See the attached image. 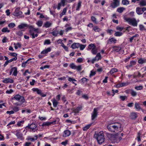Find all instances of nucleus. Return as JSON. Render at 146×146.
<instances>
[{
    "label": "nucleus",
    "instance_id": "1",
    "mask_svg": "<svg viewBox=\"0 0 146 146\" xmlns=\"http://www.w3.org/2000/svg\"><path fill=\"white\" fill-rule=\"evenodd\" d=\"M107 129L109 131L112 132L117 133L118 131L120 132L122 129L121 124L119 122L110 124L107 126Z\"/></svg>",
    "mask_w": 146,
    "mask_h": 146
},
{
    "label": "nucleus",
    "instance_id": "2",
    "mask_svg": "<svg viewBox=\"0 0 146 146\" xmlns=\"http://www.w3.org/2000/svg\"><path fill=\"white\" fill-rule=\"evenodd\" d=\"M94 137L96 139L98 143L99 144H102L105 141V138L103 131L96 132L94 135Z\"/></svg>",
    "mask_w": 146,
    "mask_h": 146
},
{
    "label": "nucleus",
    "instance_id": "3",
    "mask_svg": "<svg viewBox=\"0 0 146 146\" xmlns=\"http://www.w3.org/2000/svg\"><path fill=\"white\" fill-rule=\"evenodd\" d=\"M125 20L128 22L129 24L133 26L136 27L137 24L136 19L134 18H125Z\"/></svg>",
    "mask_w": 146,
    "mask_h": 146
},
{
    "label": "nucleus",
    "instance_id": "4",
    "mask_svg": "<svg viewBox=\"0 0 146 146\" xmlns=\"http://www.w3.org/2000/svg\"><path fill=\"white\" fill-rule=\"evenodd\" d=\"M13 100L15 99V100L21 102L22 103H23L25 101V99L24 97L21 96L19 94L14 96V97L12 98Z\"/></svg>",
    "mask_w": 146,
    "mask_h": 146
},
{
    "label": "nucleus",
    "instance_id": "5",
    "mask_svg": "<svg viewBox=\"0 0 146 146\" xmlns=\"http://www.w3.org/2000/svg\"><path fill=\"white\" fill-rule=\"evenodd\" d=\"M26 128H29L32 130L34 132L37 131L38 129L37 125L35 123H32L31 124H29L26 127Z\"/></svg>",
    "mask_w": 146,
    "mask_h": 146
},
{
    "label": "nucleus",
    "instance_id": "6",
    "mask_svg": "<svg viewBox=\"0 0 146 146\" xmlns=\"http://www.w3.org/2000/svg\"><path fill=\"white\" fill-rule=\"evenodd\" d=\"M20 9V8L19 7L16 8L13 13V15L17 17L19 16L20 17H24V16L22 15V12L21 11H19Z\"/></svg>",
    "mask_w": 146,
    "mask_h": 146
},
{
    "label": "nucleus",
    "instance_id": "7",
    "mask_svg": "<svg viewBox=\"0 0 146 146\" xmlns=\"http://www.w3.org/2000/svg\"><path fill=\"white\" fill-rule=\"evenodd\" d=\"M70 67L72 69H76L78 71H80L82 69V67L81 65L77 66L73 63L70 64Z\"/></svg>",
    "mask_w": 146,
    "mask_h": 146
},
{
    "label": "nucleus",
    "instance_id": "8",
    "mask_svg": "<svg viewBox=\"0 0 146 146\" xmlns=\"http://www.w3.org/2000/svg\"><path fill=\"white\" fill-rule=\"evenodd\" d=\"M59 121V119H56V120H55L54 121H53L51 122H46L43 123L42 124V126H49L50 125L52 124H57L58 123V121Z\"/></svg>",
    "mask_w": 146,
    "mask_h": 146
},
{
    "label": "nucleus",
    "instance_id": "9",
    "mask_svg": "<svg viewBox=\"0 0 146 146\" xmlns=\"http://www.w3.org/2000/svg\"><path fill=\"white\" fill-rule=\"evenodd\" d=\"M113 2L111 4V7L113 8L117 7L119 5V0H113Z\"/></svg>",
    "mask_w": 146,
    "mask_h": 146
},
{
    "label": "nucleus",
    "instance_id": "10",
    "mask_svg": "<svg viewBox=\"0 0 146 146\" xmlns=\"http://www.w3.org/2000/svg\"><path fill=\"white\" fill-rule=\"evenodd\" d=\"M98 109L97 108H95L92 113V120H93L97 117L98 114Z\"/></svg>",
    "mask_w": 146,
    "mask_h": 146
},
{
    "label": "nucleus",
    "instance_id": "11",
    "mask_svg": "<svg viewBox=\"0 0 146 146\" xmlns=\"http://www.w3.org/2000/svg\"><path fill=\"white\" fill-rule=\"evenodd\" d=\"M101 58V56L100 54V53H98L97 54L96 57L92 59V63L93 64L95 61H98L99 60H100Z\"/></svg>",
    "mask_w": 146,
    "mask_h": 146
},
{
    "label": "nucleus",
    "instance_id": "12",
    "mask_svg": "<svg viewBox=\"0 0 146 146\" xmlns=\"http://www.w3.org/2000/svg\"><path fill=\"white\" fill-rule=\"evenodd\" d=\"M66 3L65 1H64V0H61L60 2L58 4L57 8L58 10L60 9L61 7L62 6L63 7H64Z\"/></svg>",
    "mask_w": 146,
    "mask_h": 146
},
{
    "label": "nucleus",
    "instance_id": "13",
    "mask_svg": "<svg viewBox=\"0 0 146 146\" xmlns=\"http://www.w3.org/2000/svg\"><path fill=\"white\" fill-rule=\"evenodd\" d=\"M16 135L17 138L21 140H23L24 138L23 137V134L20 131H16Z\"/></svg>",
    "mask_w": 146,
    "mask_h": 146
},
{
    "label": "nucleus",
    "instance_id": "14",
    "mask_svg": "<svg viewBox=\"0 0 146 146\" xmlns=\"http://www.w3.org/2000/svg\"><path fill=\"white\" fill-rule=\"evenodd\" d=\"M111 141H113L114 143H118L119 141V140L118 139V137L115 135H112L111 136Z\"/></svg>",
    "mask_w": 146,
    "mask_h": 146
},
{
    "label": "nucleus",
    "instance_id": "15",
    "mask_svg": "<svg viewBox=\"0 0 146 146\" xmlns=\"http://www.w3.org/2000/svg\"><path fill=\"white\" fill-rule=\"evenodd\" d=\"M14 81L12 79L10 78H5L4 80L3 81V82L4 83H13Z\"/></svg>",
    "mask_w": 146,
    "mask_h": 146
},
{
    "label": "nucleus",
    "instance_id": "16",
    "mask_svg": "<svg viewBox=\"0 0 146 146\" xmlns=\"http://www.w3.org/2000/svg\"><path fill=\"white\" fill-rule=\"evenodd\" d=\"M71 134L70 131L68 130H65L64 131L63 134V137H66L69 136Z\"/></svg>",
    "mask_w": 146,
    "mask_h": 146
},
{
    "label": "nucleus",
    "instance_id": "17",
    "mask_svg": "<svg viewBox=\"0 0 146 146\" xmlns=\"http://www.w3.org/2000/svg\"><path fill=\"white\" fill-rule=\"evenodd\" d=\"M81 107H78L76 108H73L72 109L73 112L75 113H77L79 112V111L82 109Z\"/></svg>",
    "mask_w": 146,
    "mask_h": 146
},
{
    "label": "nucleus",
    "instance_id": "18",
    "mask_svg": "<svg viewBox=\"0 0 146 146\" xmlns=\"http://www.w3.org/2000/svg\"><path fill=\"white\" fill-rule=\"evenodd\" d=\"M116 40L113 38H109L108 40L107 43L108 44H111L112 43H115L116 42Z\"/></svg>",
    "mask_w": 146,
    "mask_h": 146
},
{
    "label": "nucleus",
    "instance_id": "19",
    "mask_svg": "<svg viewBox=\"0 0 146 146\" xmlns=\"http://www.w3.org/2000/svg\"><path fill=\"white\" fill-rule=\"evenodd\" d=\"M52 24L49 21H47L44 23L43 27L46 28H49L51 26Z\"/></svg>",
    "mask_w": 146,
    "mask_h": 146
},
{
    "label": "nucleus",
    "instance_id": "20",
    "mask_svg": "<svg viewBox=\"0 0 146 146\" xmlns=\"http://www.w3.org/2000/svg\"><path fill=\"white\" fill-rule=\"evenodd\" d=\"M51 50V48H48L44 50H43L41 52V54H45L47 53L48 52H50Z\"/></svg>",
    "mask_w": 146,
    "mask_h": 146
},
{
    "label": "nucleus",
    "instance_id": "21",
    "mask_svg": "<svg viewBox=\"0 0 146 146\" xmlns=\"http://www.w3.org/2000/svg\"><path fill=\"white\" fill-rule=\"evenodd\" d=\"M11 69L13 72V75L15 76H17V68L16 67H14Z\"/></svg>",
    "mask_w": 146,
    "mask_h": 146
},
{
    "label": "nucleus",
    "instance_id": "22",
    "mask_svg": "<svg viewBox=\"0 0 146 146\" xmlns=\"http://www.w3.org/2000/svg\"><path fill=\"white\" fill-rule=\"evenodd\" d=\"M80 44L79 43H74L71 45V47L73 49H75L79 47Z\"/></svg>",
    "mask_w": 146,
    "mask_h": 146
},
{
    "label": "nucleus",
    "instance_id": "23",
    "mask_svg": "<svg viewBox=\"0 0 146 146\" xmlns=\"http://www.w3.org/2000/svg\"><path fill=\"white\" fill-rule=\"evenodd\" d=\"M29 27V26L28 25L26 24L22 23L18 26V28L20 29H22L25 27Z\"/></svg>",
    "mask_w": 146,
    "mask_h": 146
},
{
    "label": "nucleus",
    "instance_id": "24",
    "mask_svg": "<svg viewBox=\"0 0 146 146\" xmlns=\"http://www.w3.org/2000/svg\"><path fill=\"white\" fill-rule=\"evenodd\" d=\"M35 138L33 137H28L27 138V139L28 140H30L31 141L33 142L35 140H36L37 139V135H35L34 136Z\"/></svg>",
    "mask_w": 146,
    "mask_h": 146
},
{
    "label": "nucleus",
    "instance_id": "25",
    "mask_svg": "<svg viewBox=\"0 0 146 146\" xmlns=\"http://www.w3.org/2000/svg\"><path fill=\"white\" fill-rule=\"evenodd\" d=\"M121 48L120 47L114 46L113 47V51L114 52H118L121 49Z\"/></svg>",
    "mask_w": 146,
    "mask_h": 146
},
{
    "label": "nucleus",
    "instance_id": "26",
    "mask_svg": "<svg viewBox=\"0 0 146 146\" xmlns=\"http://www.w3.org/2000/svg\"><path fill=\"white\" fill-rule=\"evenodd\" d=\"M139 63L142 64L146 62V60L142 58L139 59L138 61Z\"/></svg>",
    "mask_w": 146,
    "mask_h": 146
},
{
    "label": "nucleus",
    "instance_id": "27",
    "mask_svg": "<svg viewBox=\"0 0 146 146\" xmlns=\"http://www.w3.org/2000/svg\"><path fill=\"white\" fill-rule=\"evenodd\" d=\"M135 107L137 111L140 110L141 109L139 104L137 102H136L135 103Z\"/></svg>",
    "mask_w": 146,
    "mask_h": 146
},
{
    "label": "nucleus",
    "instance_id": "28",
    "mask_svg": "<svg viewBox=\"0 0 146 146\" xmlns=\"http://www.w3.org/2000/svg\"><path fill=\"white\" fill-rule=\"evenodd\" d=\"M29 28L30 30H32L33 32H34V31H35L36 33H38V29H35L32 26H29Z\"/></svg>",
    "mask_w": 146,
    "mask_h": 146
},
{
    "label": "nucleus",
    "instance_id": "29",
    "mask_svg": "<svg viewBox=\"0 0 146 146\" xmlns=\"http://www.w3.org/2000/svg\"><path fill=\"white\" fill-rule=\"evenodd\" d=\"M136 12L138 15H141L142 14L141 8L139 7H137L136 9Z\"/></svg>",
    "mask_w": 146,
    "mask_h": 146
},
{
    "label": "nucleus",
    "instance_id": "30",
    "mask_svg": "<svg viewBox=\"0 0 146 146\" xmlns=\"http://www.w3.org/2000/svg\"><path fill=\"white\" fill-rule=\"evenodd\" d=\"M91 125L92 124L91 123L90 124L87 125L85 126L84 127H83V130L84 131H87L90 128Z\"/></svg>",
    "mask_w": 146,
    "mask_h": 146
},
{
    "label": "nucleus",
    "instance_id": "31",
    "mask_svg": "<svg viewBox=\"0 0 146 146\" xmlns=\"http://www.w3.org/2000/svg\"><path fill=\"white\" fill-rule=\"evenodd\" d=\"M51 33L55 36H57L59 33V31L57 30H54Z\"/></svg>",
    "mask_w": 146,
    "mask_h": 146
},
{
    "label": "nucleus",
    "instance_id": "32",
    "mask_svg": "<svg viewBox=\"0 0 146 146\" xmlns=\"http://www.w3.org/2000/svg\"><path fill=\"white\" fill-rule=\"evenodd\" d=\"M130 116L131 118L132 119H135L137 117V114L135 113H131Z\"/></svg>",
    "mask_w": 146,
    "mask_h": 146
},
{
    "label": "nucleus",
    "instance_id": "33",
    "mask_svg": "<svg viewBox=\"0 0 146 146\" xmlns=\"http://www.w3.org/2000/svg\"><path fill=\"white\" fill-rule=\"evenodd\" d=\"M96 47L95 44H90L88 46V48L90 49H92Z\"/></svg>",
    "mask_w": 146,
    "mask_h": 146
},
{
    "label": "nucleus",
    "instance_id": "34",
    "mask_svg": "<svg viewBox=\"0 0 146 146\" xmlns=\"http://www.w3.org/2000/svg\"><path fill=\"white\" fill-rule=\"evenodd\" d=\"M139 5L141 6H146V2L144 0H142L139 2Z\"/></svg>",
    "mask_w": 146,
    "mask_h": 146
},
{
    "label": "nucleus",
    "instance_id": "35",
    "mask_svg": "<svg viewBox=\"0 0 146 146\" xmlns=\"http://www.w3.org/2000/svg\"><path fill=\"white\" fill-rule=\"evenodd\" d=\"M91 52L94 54H96L97 52V48L96 47L95 48L91 50Z\"/></svg>",
    "mask_w": 146,
    "mask_h": 146
},
{
    "label": "nucleus",
    "instance_id": "36",
    "mask_svg": "<svg viewBox=\"0 0 146 146\" xmlns=\"http://www.w3.org/2000/svg\"><path fill=\"white\" fill-rule=\"evenodd\" d=\"M1 31L4 33H9L10 32V30H9L8 28L7 27L3 28L1 29Z\"/></svg>",
    "mask_w": 146,
    "mask_h": 146
},
{
    "label": "nucleus",
    "instance_id": "37",
    "mask_svg": "<svg viewBox=\"0 0 146 146\" xmlns=\"http://www.w3.org/2000/svg\"><path fill=\"white\" fill-rule=\"evenodd\" d=\"M93 29L95 32H99L101 31V29L97 26L94 27Z\"/></svg>",
    "mask_w": 146,
    "mask_h": 146
},
{
    "label": "nucleus",
    "instance_id": "38",
    "mask_svg": "<svg viewBox=\"0 0 146 146\" xmlns=\"http://www.w3.org/2000/svg\"><path fill=\"white\" fill-rule=\"evenodd\" d=\"M117 69L114 68H112V69H111L110 70L109 73H110V74H112L113 73L117 72Z\"/></svg>",
    "mask_w": 146,
    "mask_h": 146
},
{
    "label": "nucleus",
    "instance_id": "39",
    "mask_svg": "<svg viewBox=\"0 0 146 146\" xmlns=\"http://www.w3.org/2000/svg\"><path fill=\"white\" fill-rule=\"evenodd\" d=\"M125 9L123 7H120L118 8L117 9L118 12L119 13H122L123 11Z\"/></svg>",
    "mask_w": 146,
    "mask_h": 146
},
{
    "label": "nucleus",
    "instance_id": "40",
    "mask_svg": "<svg viewBox=\"0 0 146 146\" xmlns=\"http://www.w3.org/2000/svg\"><path fill=\"white\" fill-rule=\"evenodd\" d=\"M89 80L88 79L86 78H83L80 80V81L83 83L87 82Z\"/></svg>",
    "mask_w": 146,
    "mask_h": 146
},
{
    "label": "nucleus",
    "instance_id": "41",
    "mask_svg": "<svg viewBox=\"0 0 146 146\" xmlns=\"http://www.w3.org/2000/svg\"><path fill=\"white\" fill-rule=\"evenodd\" d=\"M122 3L123 5H126L129 4V1L128 0H123Z\"/></svg>",
    "mask_w": 146,
    "mask_h": 146
},
{
    "label": "nucleus",
    "instance_id": "42",
    "mask_svg": "<svg viewBox=\"0 0 146 146\" xmlns=\"http://www.w3.org/2000/svg\"><path fill=\"white\" fill-rule=\"evenodd\" d=\"M58 104V102L54 99L53 100V106L54 107H56L57 104Z\"/></svg>",
    "mask_w": 146,
    "mask_h": 146
},
{
    "label": "nucleus",
    "instance_id": "43",
    "mask_svg": "<svg viewBox=\"0 0 146 146\" xmlns=\"http://www.w3.org/2000/svg\"><path fill=\"white\" fill-rule=\"evenodd\" d=\"M131 96L133 97L137 95V92L133 90H131Z\"/></svg>",
    "mask_w": 146,
    "mask_h": 146
},
{
    "label": "nucleus",
    "instance_id": "44",
    "mask_svg": "<svg viewBox=\"0 0 146 146\" xmlns=\"http://www.w3.org/2000/svg\"><path fill=\"white\" fill-rule=\"evenodd\" d=\"M43 24V22L41 21H38L36 23V24L38 26V27H41Z\"/></svg>",
    "mask_w": 146,
    "mask_h": 146
},
{
    "label": "nucleus",
    "instance_id": "45",
    "mask_svg": "<svg viewBox=\"0 0 146 146\" xmlns=\"http://www.w3.org/2000/svg\"><path fill=\"white\" fill-rule=\"evenodd\" d=\"M129 83L128 82H123L121 83V87H122L124 86H127L129 84Z\"/></svg>",
    "mask_w": 146,
    "mask_h": 146
},
{
    "label": "nucleus",
    "instance_id": "46",
    "mask_svg": "<svg viewBox=\"0 0 146 146\" xmlns=\"http://www.w3.org/2000/svg\"><path fill=\"white\" fill-rule=\"evenodd\" d=\"M141 133L139 132L138 133L137 139L138 142L140 141H141L140 138V136L141 135Z\"/></svg>",
    "mask_w": 146,
    "mask_h": 146
},
{
    "label": "nucleus",
    "instance_id": "47",
    "mask_svg": "<svg viewBox=\"0 0 146 146\" xmlns=\"http://www.w3.org/2000/svg\"><path fill=\"white\" fill-rule=\"evenodd\" d=\"M122 33L121 32H117L114 34V35L116 36H120L122 35Z\"/></svg>",
    "mask_w": 146,
    "mask_h": 146
},
{
    "label": "nucleus",
    "instance_id": "48",
    "mask_svg": "<svg viewBox=\"0 0 146 146\" xmlns=\"http://www.w3.org/2000/svg\"><path fill=\"white\" fill-rule=\"evenodd\" d=\"M86 46V45L80 44V50H82L84 49L85 48Z\"/></svg>",
    "mask_w": 146,
    "mask_h": 146
},
{
    "label": "nucleus",
    "instance_id": "49",
    "mask_svg": "<svg viewBox=\"0 0 146 146\" xmlns=\"http://www.w3.org/2000/svg\"><path fill=\"white\" fill-rule=\"evenodd\" d=\"M13 110L14 112H16L18 111L19 110V108L17 106H14V107L13 108Z\"/></svg>",
    "mask_w": 146,
    "mask_h": 146
},
{
    "label": "nucleus",
    "instance_id": "50",
    "mask_svg": "<svg viewBox=\"0 0 146 146\" xmlns=\"http://www.w3.org/2000/svg\"><path fill=\"white\" fill-rule=\"evenodd\" d=\"M15 24L14 23H11L9 24L8 26L10 28H13L15 26Z\"/></svg>",
    "mask_w": 146,
    "mask_h": 146
},
{
    "label": "nucleus",
    "instance_id": "51",
    "mask_svg": "<svg viewBox=\"0 0 146 146\" xmlns=\"http://www.w3.org/2000/svg\"><path fill=\"white\" fill-rule=\"evenodd\" d=\"M81 1H79L78 4V5L77 7V8L76 9V10L77 11H78L79 10V9L81 6Z\"/></svg>",
    "mask_w": 146,
    "mask_h": 146
},
{
    "label": "nucleus",
    "instance_id": "52",
    "mask_svg": "<svg viewBox=\"0 0 146 146\" xmlns=\"http://www.w3.org/2000/svg\"><path fill=\"white\" fill-rule=\"evenodd\" d=\"M137 35H138L137 34H136L134 36H132L131 38H130L129 39V42H132L133 40L134 39V38L135 37H137Z\"/></svg>",
    "mask_w": 146,
    "mask_h": 146
},
{
    "label": "nucleus",
    "instance_id": "53",
    "mask_svg": "<svg viewBox=\"0 0 146 146\" xmlns=\"http://www.w3.org/2000/svg\"><path fill=\"white\" fill-rule=\"evenodd\" d=\"M32 30H29V33L32 36V38H35V34L34 32L32 31Z\"/></svg>",
    "mask_w": 146,
    "mask_h": 146
},
{
    "label": "nucleus",
    "instance_id": "54",
    "mask_svg": "<svg viewBox=\"0 0 146 146\" xmlns=\"http://www.w3.org/2000/svg\"><path fill=\"white\" fill-rule=\"evenodd\" d=\"M91 19L92 21L95 23H97L96 22V18L94 16H92L91 18Z\"/></svg>",
    "mask_w": 146,
    "mask_h": 146
},
{
    "label": "nucleus",
    "instance_id": "55",
    "mask_svg": "<svg viewBox=\"0 0 146 146\" xmlns=\"http://www.w3.org/2000/svg\"><path fill=\"white\" fill-rule=\"evenodd\" d=\"M96 74L95 71H94L93 70H91L90 71V77H91L92 76H94Z\"/></svg>",
    "mask_w": 146,
    "mask_h": 146
},
{
    "label": "nucleus",
    "instance_id": "56",
    "mask_svg": "<svg viewBox=\"0 0 146 146\" xmlns=\"http://www.w3.org/2000/svg\"><path fill=\"white\" fill-rule=\"evenodd\" d=\"M143 88V86H136L135 87V89L137 90H142Z\"/></svg>",
    "mask_w": 146,
    "mask_h": 146
},
{
    "label": "nucleus",
    "instance_id": "57",
    "mask_svg": "<svg viewBox=\"0 0 146 146\" xmlns=\"http://www.w3.org/2000/svg\"><path fill=\"white\" fill-rule=\"evenodd\" d=\"M83 61V59L81 58H79L77 59L76 62L78 63H81Z\"/></svg>",
    "mask_w": 146,
    "mask_h": 146
},
{
    "label": "nucleus",
    "instance_id": "58",
    "mask_svg": "<svg viewBox=\"0 0 146 146\" xmlns=\"http://www.w3.org/2000/svg\"><path fill=\"white\" fill-rule=\"evenodd\" d=\"M119 98L122 101H124L126 98H127V97L126 96H120Z\"/></svg>",
    "mask_w": 146,
    "mask_h": 146
},
{
    "label": "nucleus",
    "instance_id": "59",
    "mask_svg": "<svg viewBox=\"0 0 146 146\" xmlns=\"http://www.w3.org/2000/svg\"><path fill=\"white\" fill-rule=\"evenodd\" d=\"M136 64V62L135 61H131L130 62V64L132 66L133 65H135Z\"/></svg>",
    "mask_w": 146,
    "mask_h": 146
},
{
    "label": "nucleus",
    "instance_id": "60",
    "mask_svg": "<svg viewBox=\"0 0 146 146\" xmlns=\"http://www.w3.org/2000/svg\"><path fill=\"white\" fill-rule=\"evenodd\" d=\"M50 43V40H45L44 44H49Z\"/></svg>",
    "mask_w": 146,
    "mask_h": 146
},
{
    "label": "nucleus",
    "instance_id": "61",
    "mask_svg": "<svg viewBox=\"0 0 146 146\" xmlns=\"http://www.w3.org/2000/svg\"><path fill=\"white\" fill-rule=\"evenodd\" d=\"M17 34L19 36H21L23 35V33L21 31H19L17 32Z\"/></svg>",
    "mask_w": 146,
    "mask_h": 146
},
{
    "label": "nucleus",
    "instance_id": "62",
    "mask_svg": "<svg viewBox=\"0 0 146 146\" xmlns=\"http://www.w3.org/2000/svg\"><path fill=\"white\" fill-rule=\"evenodd\" d=\"M17 57H14L9 60V62H11L13 61H16L17 59Z\"/></svg>",
    "mask_w": 146,
    "mask_h": 146
},
{
    "label": "nucleus",
    "instance_id": "63",
    "mask_svg": "<svg viewBox=\"0 0 146 146\" xmlns=\"http://www.w3.org/2000/svg\"><path fill=\"white\" fill-rule=\"evenodd\" d=\"M11 56L15 57H17V54L14 53H11L9 54Z\"/></svg>",
    "mask_w": 146,
    "mask_h": 146
},
{
    "label": "nucleus",
    "instance_id": "64",
    "mask_svg": "<svg viewBox=\"0 0 146 146\" xmlns=\"http://www.w3.org/2000/svg\"><path fill=\"white\" fill-rule=\"evenodd\" d=\"M68 141L67 140H66L62 142L61 144L62 145L66 146L68 143Z\"/></svg>",
    "mask_w": 146,
    "mask_h": 146
}]
</instances>
